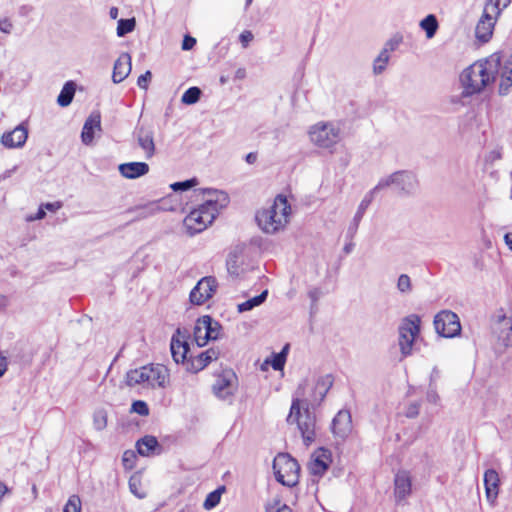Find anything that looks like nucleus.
<instances>
[{
  "label": "nucleus",
  "instance_id": "obj_1",
  "mask_svg": "<svg viewBox=\"0 0 512 512\" xmlns=\"http://www.w3.org/2000/svg\"><path fill=\"white\" fill-rule=\"evenodd\" d=\"M203 195V202L192 209L184 218V226L191 235L204 231L213 223L219 211L225 206L227 199L217 190L207 189L197 192L196 197Z\"/></svg>",
  "mask_w": 512,
  "mask_h": 512
},
{
  "label": "nucleus",
  "instance_id": "obj_2",
  "mask_svg": "<svg viewBox=\"0 0 512 512\" xmlns=\"http://www.w3.org/2000/svg\"><path fill=\"white\" fill-rule=\"evenodd\" d=\"M290 215L291 205L287 197L279 194L270 207L257 211L255 219L264 233L273 234L285 228Z\"/></svg>",
  "mask_w": 512,
  "mask_h": 512
},
{
  "label": "nucleus",
  "instance_id": "obj_3",
  "mask_svg": "<svg viewBox=\"0 0 512 512\" xmlns=\"http://www.w3.org/2000/svg\"><path fill=\"white\" fill-rule=\"evenodd\" d=\"M499 60H481L473 63L461 74V83L467 94L482 91L486 85L495 79V71Z\"/></svg>",
  "mask_w": 512,
  "mask_h": 512
},
{
  "label": "nucleus",
  "instance_id": "obj_4",
  "mask_svg": "<svg viewBox=\"0 0 512 512\" xmlns=\"http://www.w3.org/2000/svg\"><path fill=\"white\" fill-rule=\"evenodd\" d=\"M301 406L302 401L299 398L293 399L286 421L288 424H297L304 443L310 445L316 437V420L308 408L302 413Z\"/></svg>",
  "mask_w": 512,
  "mask_h": 512
},
{
  "label": "nucleus",
  "instance_id": "obj_5",
  "mask_svg": "<svg viewBox=\"0 0 512 512\" xmlns=\"http://www.w3.org/2000/svg\"><path fill=\"white\" fill-rule=\"evenodd\" d=\"M276 480L284 486L294 487L300 478V466L288 453H279L273 460Z\"/></svg>",
  "mask_w": 512,
  "mask_h": 512
},
{
  "label": "nucleus",
  "instance_id": "obj_6",
  "mask_svg": "<svg viewBox=\"0 0 512 512\" xmlns=\"http://www.w3.org/2000/svg\"><path fill=\"white\" fill-rule=\"evenodd\" d=\"M420 324V317L412 314L404 318L399 326L398 344L404 357L412 352L413 344L420 334Z\"/></svg>",
  "mask_w": 512,
  "mask_h": 512
},
{
  "label": "nucleus",
  "instance_id": "obj_7",
  "mask_svg": "<svg viewBox=\"0 0 512 512\" xmlns=\"http://www.w3.org/2000/svg\"><path fill=\"white\" fill-rule=\"evenodd\" d=\"M311 142L319 148L330 149L340 140V129L332 123L318 122L310 127Z\"/></svg>",
  "mask_w": 512,
  "mask_h": 512
},
{
  "label": "nucleus",
  "instance_id": "obj_8",
  "mask_svg": "<svg viewBox=\"0 0 512 512\" xmlns=\"http://www.w3.org/2000/svg\"><path fill=\"white\" fill-rule=\"evenodd\" d=\"M219 336V324L213 321L209 315L197 319L193 328V339L197 346H205L209 340H215Z\"/></svg>",
  "mask_w": 512,
  "mask_h": 512
},
{
  "label": "nucleus",
  "instance_id": "obj_9",
  "mask_svg": "<svg viewBox=\"0 0 512 512\" xmlns=\"http://www.w3.org/2000/svg\"><path fill=\"white\" fill-rule=\"evenodd\" d=\"M436 332L445 338H453L460 334L461 324L456 313L450 310H443L434 317Z\"/></svg>",
  "mask_w": 512,
  "mask_h": 512
},
{
  "label": "nucleus",
  "instance_id": "obj_10",
  "mask_svg": "<svg viewBox=\"0 0 512 512\" xmlns=\"http://www.w3.org/2000/svg\"><path fill=\"white\" fill-rule=\"evenodd\" d=\"M190 338L189 331L187 329L177 328L171 338L170 350L173 360L176 363H184L188 359L189 343Z\"/></svg>",
  "mask_w": 512,
  "mask_h": 512
},
{
  "label": "nucleus",
  "instance_id": "obj_11",
  "mask_svg": "<svg viewBox=\"0 0 512 512\" xmlns=\"http://www.w3.org/2000/svg\"><path fill=\"white\" fill-rule=\"evenodd\" d=\"M217 289V281L212 276L203 277L191 290L189 299L194 305H202L213 297Z\"/></svg>",
  "mask_w": 512,
  "mask_h": 512
},
{
  "label": "nucleus",
  "instance_id": "obj_12",
  "mask_svg": "<svg viewBox=\"0 0 512 512\" xmlns=\"http://www.w3.org/2000/svg\"><path fill=\"white\" fill-rule=\"evenodd\" d=\"M214 394L221 399H226L234 394L237 388V377L232 370H223L217 376L213 384Z\"/></svg>",
  "mask_w": 512,
  "mask_h": 512
},
{
  "label": "nucleus",
  "instance_id": "obj_13",
  "mask_svg": "<svg viewBox=\"0 0 512 512\" xmlns=\"http://www.w3.org/2000/svg\"><path fill=\"white\" fill-rule=\"evenodd\" d=\"M219 351L215 348H209L197 356H189L184 366L187 371L197 373L206 368L213 360H217Z\"/></svg>",
  "mask_w": 512,
  "mask_h": 512
},
{
  "label": "nucleus",
  "instance_id": "obj_14",
  "mask_svg": "<svg viewBox=\"0 0 512 512\" xmlns=\"http://www.w3.org/2000/svg\"><path fill=\"white\" fill-rule=\"evenodd\" d=\"M499 15H494L489 8H484L483 14L478 21L475 29L476 38L482 43H486L493 35L495 22Z\"/></svg>",
  "mask_w": 512,
  "mask_h": 512
},
{
  "label": "nucleus",
  "instance_id": "obj_15",
  "mask_svg": "<svg viewBox=\"0 0 512 512\" xmlns=\"http://www.w3.org/2000/svg\"><path fill=\"white\" fill-rule=\"evenodd\" d=\"M147 373L146 386L165 388L170 382L169 370L164 365H147Z\"/></svg>",
  "mask_w": 512,
  "mask_h": 512
},
{
  "label": "nucleus",
  "instance_id": "obj_16",
  "mask_svg": "<svg viewBox=\"0 0 512 512\" xmlns=\"http://www.w3.org/2000/svg\"><path fill=\"white\" fill-rule=\"evenodd\" d=\"M330 463V451L324 448H320L312 454V458L309 463V471L315 476H322L328 470Z\"/></svg>",
  "mask_w": 512,
  "mask_h": 512
},
{
  "label": "nucleus",
  "instance_id": "obj_17",
  "mask_svg": "<svg viewBox=\"0 0 512 512\" xmlns=\"http://www.w3.org/2000/svg\"><path fill=\"white\" fill-rule=\"evenodd\" d=\"M352 418L347 410H340L332 421V432L339 438H346L352 432Z\"/></svg>",
  "mask_w": 512,
  "mask_h": 512
},
{
  "label": "nucleus",
  "instance_id": "obj_18",
  "mask_svg": "<svg viewBox=\"0 0 512 512\" xmlns=\"http://www.w3.org/2000/svg\"><path fill=\"white\" fill-rule=\"evenodd\" d=\"M28 129L25 125L20 124L12 131L5 132L1 137V143L6 148L22 147L27 140Z\"/></svg>",
  "mask_w": 512,
  "mask_h": 512
},
{
  "label": "nucleus",
  "instance_id": "obj_19",
  "mask_svg": "<svg viewBox=\"0 0 512 512\" xmlns=\"http://www.w3.org/2000/svg\"><path fill=\"white\" fill-rule=\"evenodd\" d=\"M412 492V478L408 471L400 470L394 478V495L397 500L406 499Z\"/></svg>",
  "mask_w": 512,
  "mask_h": 512
},
{
  "label": "nucleus",
  "instance_id": "obj_20",
  "mask_svg": "<svg viewBox=\"0 0 512 512\" xmlns=\"http://www.w3.org/2000/svg\"><path fill=\"white\" fill-rule=\"evenodd\" d=\"M95 131H101V115L98 111L91 113L84 123L81 140L85 145L93 142Z\"/></svg>",
  "mask_w": 512,
  "mask_h": 512
},
{
  "label": "nucleus",
  "instance_id": "obj_21",
  "mask_svg": "<svg viewBox=\"0 0 512 512\" xmlns=\"http://www.w3.org/2000/svg\"><path fill=\"white\" fill-rule=\"evenodd\" d=\"M495 332L499 343L504 347L512 346V318L505 315L498 318Z\"/></svg>",
  "mask_w": 512,
  "mask_h": 512
},
{
  "label": "nucleus",
  "instance_id": "obj_22",
  "mask_svg": "<svg viewBox=\"0 0 512 512\" xmlns=\"http://www.w3.org/2000/svg\"><path fill=\"white\" fill-rule=\"evenodd\" d=\"M131 72V57L127 53L121 54L114 63L112 79L114 83L122 82Z\"/></svg>",
  "mask_w": 512,
  "mask_h": 512
},
{
  "label": "nucleus",
  "instance_id": "obj_23",
  "mask_svg": "<svg viewBox=\"0 0 512 512\" xmlns=\"http://www.w3.org/2000/svg\"><path fill=\"white\" fill-rule=\"evenodd\" d=\"M149 166L145 162H129L119 165V172L127 179H135L147 174Z\"/></svg>",
  "mask_w": 512,
  "mask_h": 512
},
{
  "label": "nucleus",
  "instance_id": "obj_24",
  "mask_svg": "<svg viewBox=\"0 0 512 512\" xmlns=\"http://www.w3.org/2000/svg\"><path fill=\"white\" fill-rule=\"evenodd\" d=\"M499 483H500L499 475L495 470L489 469L485 472L484 486H485V491H486V497L491 503H493L498 496Z\"/></svg>",
  "mask_w": 512,
  "mask_h": 512
},
{
  "label": "nucleus",
  "instance_id": "obj_25",
  "mask_svg": "<svg viewBox=\"0 0 512 512\" xmlns=\"http://www.w3.org/2000/svg\"><path fill=\"white\" fill-rule=\"evenodd\" d=\"M512 86V55L504 63L500 71L499 91L501 94H506Z\"/></svg>",
  "mask_w": 512,
  "mask_h": 512
},
{
  "label": "nucleus",
  "instance_id": "obj_26",
  "mask_svg": "<svg viewBox=\"0 0 512 512\" xmlns=\"http://www.w3.org/2000/svg\"><path fill=\"white\" fill-rule=\"evenodd\" d=\"M147 378V365L137 369L130 370L126 375V382L129 386L146 385Z\"/></svg>",
  "mask_w": 512,
  "mask_h": 512
},
{
  "label": "nucleus",
  "instance_id": "obj_27",
  "mask_svg": "<svg viewBox=\"0 0 512 512\" xmlns=\"http://www.w3.org/2000/svg\"><path fill=\"white\" fill-rule=\"evenodd\" d=\"M159 443L156 437L147 435L137 441V451L142 456H149L158 447Z\"/></svg>",
  "mask_w": 512,
  "mask_h": 512
},
{
  "label": "nucleus",
  "instance_id": "obj_28",
  "mask_svg": "<svg viewBox=\"0 0 512 512\" xmlns=\"http://www.w3.org/2000/svg\"><path fill=\"white\" fill-rule=\"evenodd\" d=\"M138 143L140 147L143 149L146 158H150L153 156L155 152V145L153 136L149 132L140 133L138 136Z\"/></svg>",
  "mask_w": 512,
  "mask_h": 512
},
{
  "label": "nucleus",
  "instance_id": "obj_29",
  "mask_svg": "<svg viewBox=\"0 0 512 512\" xmlns=\"http://www.w3.org/2000/svg\"><path fill=\"white\" fill-rule=\"evenodd\" d=\"M74 94H75L74 83L73 82H67L63 86L60 94L58 95V98H57L58 104L60 106H62V107L68 106L72 102Z\"/></svg>",
  "mask_w": 512,
  "mask_h": 512
},
{
  "label": "nucleus",
  "instance_id": "obj_30",
  "mask_svg": "<svg viewBox=\"0 0 512 512\" xmlns=\"http://www.w3.org/2000/svg\"><path fill=\"white\" fill-rule=\"evenodd\" d=\"M226 491V487L224 485L219 486L216 490L210 492L203 503V507L206 510H211L216 507L221 500L222 494Z\"/></svg>",
  "mask_w": 512,
  "mask_h": 512
},
{
  "label": "nucleus",
  "instance_id": "obj_31",
  "mask_svg": "<svg viewBox=\"0 0 512 512\" xmlns=\"http://www.w3.org/2000/svg\"><path fill=\"white\" fill-rule=\"evenodd\" d=\"M332 383V378L329 375L320 378L315 384V390L318 391V397H314L313 401H322L332 386Z\"/></svg>",
  "mask_w": 512,
  "mask_h": 512
},
{
  "label": "nucleus",
  "instance_id": "obj_32",
  "mask_svg": "<svg viewBox=\"0 0 512 512\" xmlns=\"http://www.w3.org/2000/svg\"><path fill=\"white\" fill-rule=\"evenodd\" d=\"M420 26L423 30H425L426 36L428 38H432L438 29V22L436 17L430 14L420 22Z\"/></svg>",
  "mask_w": 512,
  "mask_h": 512
},
{
  "label": "nucleus",
  "instance_id": "obj_33",
  "mask_svg": "<svg viewBox=\"0 0 512 512\" xmlns=\"http://www.w3.org/2000/svg\"><path fill=\"white\" fill-rule=\"evenodd\" d=\"M159 210H160L159 206L156 204H153V203L146 204L143 206H138L135 208V211L138 212V214H137L138 219L151 217V216L155 215Z\"/></svg>",
  "mask_w": 512,
  "mask_h": 512
},
{
  "label": "nucleus",
  "instance_id": "obj_34",
  "mask_svg": "<svg viewBox=\"0 0 512 512\" xmlns=\"http://www.w3.org/2000/svg\"><path fill=\"white\" fill-rule=\"evenodd\" d=\"M136 22L134 18L131 19H120L117 25V35L122 37L130 32H132L135 28Z\"/></svg>",
  "mask_w": 512,
  "mask_h": 512
},
{
  "label": "nucleus",
  "instance_id": "obj_35",
  "mask_svg": "<svg viewBox=\"0 0 512 512\" xmlns=\"http://www.w3.org/2000/svg\"><path fill=\"white\" fill-rule=\"evenodd\" d=\"M267 294H268V292H267V290H265L260 295L243 302L242 304L239 305V310L240 311H248V310L252 309L253 307L260 305L262 302L265 301Z\"/></svg>",
  "mask_w": 512,
  "mask_h": 512
},
{
  "label": "nucleus",
  "instance_id": "obj_36",
  "mask_svg": "<svg viewBox=\"0 0 512 512\" xmlns=\"http://www.w3.org/2000/svg\"><path fill=\"white\" fill-rule=\"evenodd\" d=\"M200 95L201 90L198 87H190L183 93L181 101L184 104L191 105L199 100Z\"/></svg>",
  "mask_w": 512,
  "mask_h": 512
},
{
  "label": "nucleus",
  "instance_id": "obj_37",
  "mask_svg": "<svg viewBox=\"0 0 512 512\" xmlns=\"http://www.w3.org/2000/svg\"><path fill=\"white\" fill-rule=\"evenodd\" d=\"M389 55L387 49L380 52L378 57L374 61L373 70L375 74L383 72L388 64Z\"/></svg>",
  "mask_w": 512,
  "mask_h": 512
},
{
  "label": "nucleus",
  "instance_id": "obj_38",
  "mask_svg": "<svg viewBox=\"0 0 512 512\" xmlns=\"http://www.w3.org/2000/svg\"><path fill=\"white\" fill-rule=\"evenodd\" d=\"M510 2L511 0H488L484 8H489L494 15H500Z\"/></svg>",
  "mask_w": 512,
  "mask_h": 512
},
{
  "label": "nucleus",
  "instance_id": "obj_39",
  "mask_svg": "<svg viewBox=\"0 0 512 512\" xmlns=\"http://www.w3.org/2000/svg\"><path fill=\"white\" fill-rule=\"evenodd\" d=\"M82 502L78 495H71L66 502L63 512H81Z\"/></svg>",
  "mask_w": 512,
  "mask_h": 512
},
{
  "label": "nucleus",
  "instance_id": "obj_40",
  "mask_svg": "<svg viewBox=\"0 0 512 512\" xmlns=\"http://www.w3.org/2000/svg\"><path fill=\"white\" fill-rule=\"evenodd\" d=\"M288 345H286L283 350L280 353L273 355V360L271 362V365L274 370H281L286 362V353L288 350Z\"/></svg>",
  "mask_w": 512,
  "mask_h": 512
},
{
  "label": "nucleus",
  "instance_id": "obj_41",
  "mask_svg": "<svg viewBox=\"0 0 512 512\" xmlns=\"http://www.w3.org/2000/svg\"><path fill=\"white\" fill-rule=\"evenodd\" d=\"M265 512H293L286 504H282L280 499H274L266 506Z\"/></svg>",
  "mask_w": 512,
  "mask_h": 512
},
{
  "label": "nucleus",
  "instance_id": "obj_42",
  "mask_svg": "<svg viewBox=\"0 0 512 512\" xmlns=\"http://www.w3.org/2000/svg\"><path fill=\"white\" fill-rule=\"evenodd\" d=\"M137 456L134 451L127 450L123 453L122 464L125 469L132 470L136 465Z\"/></svg>",
  "mask_w": 512,
  "mask_h": 512
},
{
  "label": "nucleus",
  "instance_id": "obj_43",
  "mask_svg": "<svg viewBox=\"0 0 512 512\" xmlns=\"http://www.w3.org/2000/svg\"><path fill=\"white\" fill-rule=\"evenodd\" d=\"M131 412H134L141 416H148L149 415V407L147 403L143 400H136L132 403L131 406Z\"/></svg>",
  "mask_w": 512,
  "mask_h": 512
},
{
  "label": "nucleus",
  "instance_id": "obj_44",
  "mask_svg": "<svg viewBox=\"0 0 512 512\" xmlns=\"http://www.w3.org/2000/svg\"><path fill=\"white\" fill-rule=\"evenodd\" d=\"M197 183H198L197 179L192 178V179H189V180H186V181L176 182V183L172 184L171 187H172V189L174 191H177V190H187V189L197 185Z\"/></svg>",
  "mask_w": 512,
  "mask_h": 512
},
{
  "label": "nucleus",
  "instance_id": "obj_45",
  "mask_svg": "<svg viewBox=\"0 0 512 512\" xmlns=\"http://www.w3.org/2000/svg\"><path fill=\"white\" fill-rule=\"evenodd\" d=\"M397 286L401 292L410 291V289H411L410 277L406 274L400 275L398 278Z\"/></svg>",
  "mask_w": 512,
  "mask_h": 512
},
{
  "label": "nucleus",
  "instance_id": "obj_46",
  "mask_svg": "<svg viewBox=\"0 0 512 512\" xmlns=\"http://www.w3.org/2000/svg\"><path fill=\"white\" fill-rule=\"evenodd\" d=\"M151 78H152V74L150 71H146L144 74L140 75L137 79V85L144 89V90H147L148 88V85L151 81Z\"/></svg>",
  "mask_w": 512,
  "mask_h": 512
},
{
  "label": "nucleus",
  "instance_id": "obj_47",
  "mask_svg": "<svg viewBox=\"0 0 512 512\" xmlns=\"http://www.w3.org/2000/svg\"><path fill=\"white\" fill-rule=\"evenodd\" d=\"M420 410V404L418 402H413L408 405L405 415L408 418H415L418 416Z\"/></svg>",
  "mask_w": 512,
  "mask_h": 512
},
{
  "label": "nucleus",
  "instance_id": "obj_48",
  "mask_svg": "<svg viewBox=\"0 0 512 512\" xmlns=\"http://www.w3.org/2000/svg\"><path fill=\"white\" fill-rule=\"evenodd\" d=\"M254 36L251 31L245 30L240 34V42L244 48H246L249 43L253 40Z\"/></svg>",
  "mask_w": 512,
  "mask_h": 512
},
{
  "label": "nucleus",
  "instance_id": "obj_49",
  "mask_svg": "<svg viewBox=\"0 0 512 512\" xmlns=\"http://www.w3.org/2000/svg\"><path fill=\"white\" fill-rule=\"evenodd\" d=\"M196 45V39L190 35H186L182 41L183 50H191Z\"/></svg>",
  "mask_w": 512,
  "mask_h": 512
},
{
  "label": "nucleus",
  "instance_id": "obj_50",
  "mask_svg": "<svg viewBox=\"0 0 512 512\" xmlns=\"http://www.w3.org/2000/svg\"><path fill=\"white\" fill-rule=\"evenodd\" d=\"M8 370V359L3 352L0 351V378L6 373Z\"/></svg>",
  "mask_w": 512,
  "mask_h": 512
},
{
  "label": "nucleus",
  "instance_id": "obj_51",
  "mask_svg": "<svg viewBox=\"0 0 512 512\" xmlns=\"http://www.w3.org/2000/svg\"><path fill=\"white\" fill-rule=\"evenodd\" d=\"M12 28V24L8 20H2L0 21V30L9 33Z\"/></svg>",
  "mask_w": 512,
  "mask_h": 512
},
{
  "label": "nucleus",
  "instance_id": "obj_52",
  "mask_svg": "<svg viewBox=\"0 0 512 512\" xmlns=\"http://www.w3.org/2000/svg\"><path fill=\"white\" fill-rule=\"evenodd\" d=\"M246 162L248 164H254L257 161V153L256 152H250L246 155L245 158Z\"/></svg>",
  "mask_w": 512,
  "mask_h": 512
},
{
  "label": "nucleus",
  "instance_id": "obj_53",
  "mask_svg": "<svg viewBox=\"0 0 512 512\" xmlns=\"http://www.w3.org/2000/svg\"><path fill=\"white\" fill-rule=\"evenodd\" d=\"M245 77H246V70L244 68L237 69V71L235 72V78L242 80Z\"/></svg>",
  "mask_w": 512,
  "mask_h": 512
},
{
  "label": "nucleus",
  "instance_id": "obj_54",
  "mask_svg": "<svg viewBox=\"0 0 512 512\" xmlns=\"http://www.w3.org/2000/svg\"><path fill=\"white\" fill-rule=\"evenodd\" d=\"M46 209L50 210V211H56L57 209H59L61 207V204L59 202L57 203H47L45 205Z\"/></svg>",
  "mask_w": 512,
  "mask_h": 512
},
{
  "label": "nucleus",
  "instance_id": "obj_55",
  "mask_svg": "<svg viewBox=\"0 0 512 512\" xmlns=\"http://www.w3.org/2000/svg\"><path fill=\"white\" fill-rule=\"evenodd\" d=\"M135 477H131L130 480H129V486H130V489L131 491L136 494L138 497H142V495H139L136 493V490H135V487H137V484H135Z\"/></svg>",
  "mask_w": 512,
  "mask_h": 512
},
{
  "label": "nucleus",
  "instance_id": "obj_56",
  "mask_svg": "<svg viewBox=\"0 0 512 512\" xmlns=\"http://www.w3.org/2000/svg\"><path fill=\"white\" fill-rule=\"evenodd\" d=\"M8 492H9L8 487L3 482H0V501L2 500L4 495Z\"/></svg>",
  "mask_w": 512,
  "mask_h": 512
},
{
  "label": "nucleus",
  "instance_id": "obj_57",
  "mask_svg": "<svg viewBox=\"0 0 512 512\" xmlns=\"http://www.w3.org/2000/svg\"><path fill=\"white\" fill-rule=\"evenodd\" d=\"M506 245L512 250V233H507L504 237Z\"/></svg>",
  "mask_w": 512,
  "mask_h": 512
},
{
  "label": "nucleus",
  "instance_id": "obj_58",
  "mask_svg": "<svg viewBox=\"0 0 512 512\" xmlns=\"http://www.w3.org/2000/svg\"><path fill=\"white\" fill-rule=\"evenodd\" d=\"M8 300L4 296H0V308H4L7 306Z\"/></svg>",
  "mask_w": 512,
  "mask_h": 512
},
{
  "label": "nucleus",
  "instance_id": "obj_59",
  "mask_svg": "<svg viewBox=\"0 0 512 512\" xmlns=\"http://www.w3.org/2000/svg\"><path fill=\"white\" fill-rule=\"evenodd\" d=\"M110 16L115 19L118 16V9L116 7H113L110 9Z\"/></svg>",
  "mask_w": 512,
  "mask_h": 512
},
{
  "label": "nucleus",
  "instance_id": "obj_60",
  "mask_svg": "<svg viewBox=\"0 0 512 512\" xmlns=\"http://www.w3.org/2000/svg\"><path fill=\"white\" fill-rule=\"evenodd\" d=\"M44 215H45V212H44V211H42V210H39V211H38V214H37V218H38V219H41V218H43V217H44Z\"/></svg>",
  "mask_w": 512,
  "mask_h": 512
},
{
  "label": "nucleus",
  "instance_id": "obj_61",
  "mask_svg": "<svg viewBox=\"0 0 512 512\" xmlns=\"http://www.w3.org/2000/svg\"><path fill=\"white\" fill-rule=\"evenodd\" d=\"M178 512H192V510L189 507H185Z\"/></svg>",
  "mask_w": 512,
  "mask_h": 512
},
{
  "label": "nucleus",
  "instance_id": "obj_62",
  "mask_svg": "<svg viewBox=\"0 0 512 512\" xmlns=\"http://www.w3.org/2000/svg\"><path fill=\"white\" fill-rule=\"evenodd\" d=\"M220 81H221L222 83H225V82H226V79H225L224 77H221V78H220Z\"/></svg>",
  "mask_w": 512,
  "mask_h": 512
},
{
  "label": "nucleus",
  "instance_id": "obj_63",
  "mask_svg": "<svg viewBox=\"0 0 512 512\" xmlns=\"http://www.w3.org/2000/svg\"><path fill=\"white\" fill-rule=\"evenodd\" d=\"M106 424V416H103V425Z\"/></svg>",
  "mask_w": 512,
  "mask_h": 512
},
{
  "label": "nucleus",
  "instance_id": "obj_64",
  "mask_svg": "<svg viewBox=\"0 0 512 512\" xmlns=\"http://www.w3.org/2000/svg\"><path fill=\"white\" fill-rule=\"evenodd\" d=\"M45 512H53V510L51 508H48L45 510Z\"/></svg>",
  "mask_w": 512,
  "mask_h": 512
}]
</instances>
